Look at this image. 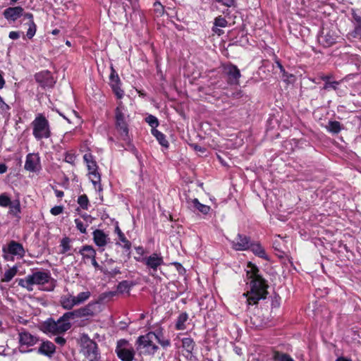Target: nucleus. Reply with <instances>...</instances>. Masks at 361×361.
<instances>
[{"label":"nucleus","mask_w":361,"mask_h":361,"mask_svg":"<svg viewBox=\"0 0 361 361\" xmlns=\"http://www.w3.org/2000/svg\"><path fill=\"white\" fill-rule=\"evenodd\" d=\"M247 267L250 268L247 271V276L250 279V290L244 293L243 295L246 298L248 305H253L257 304L260 300L267 298L269 286L255 265L250 262Z\"/></svg>","instance_id":"nucleus-1"},{"label":"nucleus","mask_w":361,"mask_h":361,"mask_svg":"<svg viewBox=\"0 0 361 361\" xmlns=\"http://www.w3.org/2000/svg\"><path fill=\"white\" fill-rule=\"evenodd\" d=\"M18 286L31 292L34 286H39L44 291H52L56 286V281L51 277L49 271L36 270L18 280Z\"/></svg>","instance_id":"nucleus-2"},{"label":"nucleus","mask_w":361,"mask_h":361,"mask_svg":"<svg viewBox=\"0 0 361 361\" xmlns=\"http://www.w3.org/2000/svg\"><path fill=\"white\" fill-rule=\"evenodd\" d=\"M32 135L37 140L49 138L51 135L49 121L42 114H38L31 123Z\"/></svg>","instance_id":"nucleus-3"},{"label":"nucleus","mask_w":361,"mask_h":361,"mask_svg":"<svg viewBox=\"0 0 361 361\" xmlns=\"http://www.w3.org/2000/svg\"><path fill=\"white\" fill-rule=\"evenodd\" d=\"M116 129L120 138L126 143H130L128 124L124 114V106L120 103L115 110Z\"/></svg>","instance_id":"nucleus-4"},{"label":"nucleus","mask_w":361,"mask_h":361,"mask_svg":"<svg viewBox=\"0 0 361 361\" xmlns=\"http://www.w3.org/2000/svg\"><path fill=\"white\" fill-rule=\"evenodd\" d=\"M71 327V323H64L61 319L54 320L49 318L41 324L42 331L47 335H60L69 330Z\"/></svg>","instance_id":"nucleus-5"},{"label":"nucleus","mask_w":361,"mask_h":361,"mask_svg":"<svg viewBox=\"0 0 361 361\" xmlns=\"http://www.w3.org/2000/svg\"><path fill=\"white\" fill-rule=\"evenodd\" d=\"M154 335L150 331L145 335L140 336L137 341V350L140 354L145 355H153L158 350V346L154 343Z\"/></svg>","instance_id":"nucleus-6"},{"label":"nucleus","mask_w":361,"mask_h":361,"mask_svg":"<svg viewBox=\"0 0 361 361\" xmlns=\"http://www.w3.org/2000/svg\"><path fill=\"white\" fill-rule=\"evenodd\" d=\"M83 159L89 171L90 179L92 183L96 189L98 188L99 191L102 190L101 176L97 171V164L93 155L90 153H86L83 155Z\"/></svg>","instance_id":"nucleus-7"},{"label":"nucleus","mask_w":361,"mask_h":361,"mask_svg":"<svg viewBox=\"0 0 361 361\" xmlns=\"http://www.w3.org/2000/svg\"><path fill=\"white\" fill-rule=\"evenodd\" d=\"M115 352L121 361H133L135 355L133 346L125 339L117 341Z\"/></svg>","instance_id":"nucleus-8"},{"label":"nucleus","mask_w":361,"mask_h":361,"mask_svg":"<svg viewBox=\"0 0 361 361\" xmlns=\"http://www.w3.org/2000/svg\"><path fill=\"white\" fill-rule=\"evenodd\" d=\"M140 262L146 266L149 274L152 276H154L158 269L164 264V257L160 252H154L145 257Z\"/></svg>","instance_id":"nucleus-9"},{"label":"nucleus","mask_w":361,"mask_h":361,"mask_svg":"<svg viewBox=\"0 0 361 361\" xmlns=\"http://www.w3.org/2000/svg\"><path fill=\"white\" fill-rule=\"evenodd\" d=\"M82 352L90 361L97 359L99 353L97 344L88 337H83L82 339Z\"/></svg>","instance_id":"nucleus-10"},{"label":"nucleus","mask_w":361,"mask_h":361,"mask_svg":"<svg viewBox=\"0 0 361 361\" xmlns=\"http://www.w3.org/2000/svg\"><path fill=\"white\" fill-rule=\"evenodd\" d=\"M18 338L20 343V351L22 353L31 352L32 349L26 350L23 349L24 346L31 347L35 345L37 341L38 338L25 330H22L18 333Z\"/></svg>","instance_id":"nucleus-11"},{"label":"nucleus","mask_w":361,"mask_h":361,"mask_svg":"<svg viewBox=\"0 0 361 361\" xmlns=\"http://www.w3.org/2000/svg\"><path fill=\"white\" fill-rule=\"evenodd\" d=\"M231 247L235 251H246L248 250L251 246L250 238L238 233L233 240H229Z\"/></svg>","instance_id":"nucleus-12"},{"label":"nucleus","mask_w":361,"mask_h":361,"mask_svg":"<svg viewBox=\"0 0 361 361\" xmlns=\"http://www.w3.org/2000/svg\"><path fill=\"white\" fill-rule=\"evenodd\" d=\"M24 168L26 171L30 172H39L42 166L39 154L35 153H29L27 154Z\"/></svg>","instance_id":"nucleus-13"},{"label":"nucleus","mask_w":361,"mask_h":361,"mask_svg":"<svg viewBox=\"0 0 361 361\" xmlns=\"http://www.w3.org/2000/svg\"><path fill=\"white\" fill-rule=\"evenodd\" d=\"M224 72L228 76V82L231 85H238L239 79L241 77L238 68L232 63H227L224 66Z\"/></svg>","instance_id":"nucleus-14"},{"label":"nucleus","mask_w":361,"mask_h":361,"mask_svg":"<svg viewBox=\"0 0 361 361\" xmlns=\"http://www.w3.org/2000/svg\"><path fill=\"white\" fill-rule=\"evenodd\" d=\"M110 85L117 98L121 99L124 95V92L120 87L121 80L118 75L113 68L111 67V74L109 75Z\"/></svg>","instance_id":"nucleus-15"},{"label":"nucleus","mask_w":361,"mask_h":361,"mask_svg":"<svg viewBox=\"0 0 361 361\" xmlns=\"http://www.w3.org/2000/svg\"><path fill=\"white\" fill-rule=\"evenodd\" d=\"M337 36L334 32L329 30H323L318 37L319 43L325 47H329L336 43Z\"/></svg>","instance_id":"nucleus-16"},{"label":"nucleus","mask_w":361,"mask_h":361,"mask_svg":"<svg viewBox=\"0 0 361 361\" xmlns=\"http://www.w3.org/2000/svg\"><path fill=\"white\" fill-rule=\"evenodd\" d=\"M186 203L188 209L192 211L197 210L203 214H207L211 210L209 206L200 203L197 198H187Z\"/></svg>","instance_id":"nucleus-17"},{"label":"nucleus","mask_w":361,"mask_h":361,"mask_svg":"<svg viewBox=\"0 0 361 361\" xmlns=\"http://www.w3.org/2000/svg\"><path fill=\"white\" fill-rule=\"evenodd\" d=\"M55 352H56L55 345L49 341H43L40 344V345L37 350V353L39 354L45 355L48 357H51L53 356V355L55 353Z\"/></svg>","instance_id":"nucleus-18"},{"label":"nucleus","mask_w":361,"mask_h":361,"mask_svg":"<svg viewBox=\"0 0 361 361\" xmlns=\"http://www.w3.org/2000/svg\"><path fill=\"white\" fill-rule=\"evenodd\" d=\"M23 8L21 6L9 7L4 10V16L8 20L15 21L23 16Z\"/></svg>","instance_id":"nucleus-19"},{"label":"nucleus","mask_w":361,"mask_h":361,"mask_svg":"<svg viewBox=\"0 0 361 361\" xmlns=\"http://www.w3.org/2000/svg\"><path fill=\"white\" fill-rule=\"evenodd\" d=\"M94 243L99 247H104L108 243L109 238L102 230L96 229L92 233Z\"/></svg>","instance_id":"nucleus-20"},{"label":"nucleus","mask_w":361,"mask_h":361,"mask_svg":"<svg viewBox=\"0 0 361 361\" xmlns=\"http://www.w3.org/2000/svg\"><path fill=\"white\" fill-rule=\"evenodd\" d=\"M59 304L63 309L66 310H71L75 306H77V302L75 301L74 295L71 293L61 295L59 299Z\"/></svg>","instance_id":"nucleus-21"},{"label":"nucleus","mask_w":361,"mask_h":361,"mask_svg":"<svg viewBox=\"0 0 361 361\" xmlns=\"http://www.w3.org/2000/svg\"><path fill=\"white\" fill-rule=\"evenodd\" d=\"M98 305V302H91L85 307L78 309L79 317H84L94 315L97 312Z\"/></svg>","instance_id":"nucleus-22"},{"label":"nucleus","mask_w":361,"mask_h":361,"mask_svg":"<svg viewBox=\"0 0 361 361\" xmlns=\"http://www.w3.org/2000/svg\"><path fill=\"white\" fill-rule=\"evenodd\" d=\"M8 252L13 255L18 256L20 258H23L25 256V249L22 244L11 240L8 245Z\"/></svg>","instance_id":"nucleus-23"},{"label":"nucleus","mask_w":361,"mask_h":361,"mask_svg":"<svg viewBox=\"0 0 361 361\" xmlns=\"http://www.w3.org/2000/svg\"><path fill=\"white\" fill-rule=\"evenodd\" d=\"M78 252L82 255V260L85 263H87L89 260L93 259V257H96L97 255L94 247L89 245L82 246Z\"/></svg>","instance_id":"nucleus-24"},{"label":"nucleus","mask_w":361,"mask_h":361,"mask_svg":"<svg viewBox=\"0 0 361 361\" xmlns=\"http://www.w3.org/2000/svg\"><path fill=\"white\" fill-rule=\"evenodd\" d=\"M249 250H250L256 256L265 259H268L264 248L259 243H252L251 241V246Z\"/></svg>","instance_id":"nucleus-25"},{"label":"nucleus","mask_w":361,"mask_h":361,"mask_svg":"<svg viewBox=\"0 0 361 361\" xmlns=\"http://www.w3.org/2000/svg\"><path fill=\"white\" fill-rule=\"evenodd\" d=\"M152 334L154 335L153 339L157 341L163 348H165L170 346V340L164 336L161 330L152 331Z\"/></svg>","instance_id":"nucleus-26"},{"label":"nucleus","mask_w":361,"mask_h":361,"mask_svg":"<svg viewBox=\"0 0 361 361\" xmlns=\"http://www.w3.org/2000/svg\"><path fill=\"white\" fill-rule=\"evenodd\" d=\"M326 128L332 134H338L344 129L343 125L337 121H329Z\"/></svg>","instance_id":"nucleus-27"},{"label":"nucleus","mask_w":361,"mask_h":361,"mask_svg":"<svg viewBox=\"0 0 361 361\" xmlns=\"http://www.w3.org/2000/svg\"><path fill=\"white\" fill-rule=\"evenodd\" d=\"M9 211L8 213L12 216L20 219V214L21 212L20 202L19 200H13L11 204L8 206Z\"/></svg>","instance_id":"nucleus-28"},{"label":"nucleus","mask_w":361,"mask_h":361,"mask_svg":"<svg viewBox=\"0 0 361 361\" xmlns=\"http://www.w3.org/2000/svg\"><path fill=\"white\" fill-rule=\"evenodd\" d=\"M151 133L154 137H156L157 140L162 147L165 148L169 147V142L166 140V136L164 133L159 131L157 129H152Z\"/></svg>","instance_id":"nucleus-29"},{"label":"nucleus","mask_w":361,"mask_h":361,"mask_svg":"<svg viewBox=\"0 0 361 361\" xmlns=\"http://www.w3.org/2000/svg\"><path fill=\"white\" fill-rule=\"evenodd\" d=\"M188 319V314L186 312L180 313L176 320L175 327L177 330H185L186 329L185 322Z\"/></svg>","instance_id":"nucleus-30"},{"label":"nucleus","mask_w":361,"mask_h":361,"mask_svg":"<svg viewBox=\"0 0 361 361\" xmlns=\"http://www.w3.org/2000/svg\"><path fill=\"white\" fill-rule=\"evenodd\" d=\"M18 272L17 267L14 266L6 270L1 281L3 282H9L16 275Z\"/></svg>","instance_id":"nucleus-31"},{"label":"nucleus","mask_w":361,"mask_h":361,"mask_svg":"<svg viewBox=\"0 0 361 361\" xmlns=\"http://www.w3.org/2000/svg\"><path fill=\"white\" fill-rule=\"evenodd\" d=\"M115 233H117L119 240L124 244L123 247L126 250H130L131 243L128 240H127L124 233L121 231L118 226H116Z\"/></svg>","instance_id":"nucleus-32"},{"label":"nucleus","mask_w":361,"mask_h":361,"mask_svg":"<svg viewBox=\"0 0 361 361\" xmlns=\"http://www.w3.org/2000/svg\"><path fill=\"white\" fill-rule=\"evenodd\" d=\"M91 296V293L89 290L80 292L77 295H74L75 301L77 305H81L86 302Z\"/></svg>","instance_id":"nucleus-33"},{"label":"nucleus","mask_w":361,"mask_h":361,"mask_svg":"<svg viewBox=\"0 0 361 361\" xmlns=\"http://www.w3.org/2000/svg\"><path fill=\"white\" fill-rule=\"evenodd\" d=\"M80 317L78 312V310L73 311H68L64 313L61 317H59L61 322L64 323H71L70 320L74 318Z\"/></svg>","instance_id":"nucleus-34"},{"label":"nucleus","mask_w":361,"mask_h":361,"mask_svg":"<svg viewBox=\"0 0 361 361\" xmlns=\"http://www.w3.org/2000/svg\"><path fill=\"white\" fill-rule=\"evenodd\" d=\"M78 204L82 209L87 210L90 207V202L86 195H81L78 197Z\"/></svg>","instance_id":"nucleus-35"},{"label":"nucleus","mask_w":361,"mask_h":361,"mask_svg":"<svg viewBox=\"0 0 361 361\" xmlns=\"http://www.w3.org/2000/svg\"><path fill=\"white\" fill-rule=\"evenodd\" d=\"M276 67L280 70V73L282 74V78L284 81H289V80L292 78H294V75L291 73H288L286 71L284 67L282 66L279 61H276Z\"/></svg>","instance_id":"nucleus-36"},{"label":"nucleus","mask_w":361,"mask_h":361,"mask_svg":"<svg viewBox=\"0 0 361 361\" xmlns=\"http://www.w3.org/2000/svg\"><path fill=\"white\" fill-rule=\"evenodd\" d=\"M183 348L188 352L191 353L193 350L195 343L191 338H183L182 339Z\"/></svg>","instance_id":"nucleus-37"},{"label":"nucleus","mask_w":361,"mask_h":361,"mask_svg":"<svg viewBox=\"0 0 361 361\" xmlns=\"http://www.w3.org/2000/svg\"><path fill=\"white\" fill-rule=\"evenodd\" d=\"M273 358L275 361H295L290 355L278 351L274 352Z\"/></svg>","instance_id":"nucleus-38"},{"label":"nucleus","mask_w":361,"mask_h":361,"mask_svg":"<svg viewBox=\"0 0 361 361\" xmlns=\"http://www.w3.org/2000/svg\"><path fill=\"white\" fill-rule=\"evenodd\" d=\"M71 239L68 237H65L61 240L60 245L61 247V254H66L71 250Z\"/></svg>","instance_id":"nucleus-39"},{"label":"nucleus","mask_w":361,"mask_h":361,"mask_svg":"<svg viewBox=\"0 0 361 361\" xmlns=\"http://www.w3.org/2000/svg\"><path fill=\"white\" fill-rule=\"evenodd\" d=\"M145 121L152 127V129H157L159 124L157 118L153 115H148L145 118Z\"/></svg>","instance_id":"nucleus-40"},{"label":"nucleus","mask_w":361,"mask_h":361,"mask_svg":"<svg viewBox=\"0 0 361 361\" xmlns=\"http://www.w3.org/2000/svg\"><path fill=\"white\" fill-rule=\"evenodd\" d=\"M349 37L361 39V24L354 26L353 30L348 33Z\"/></svg>","instance_id":"nucleus-41"},{"label":"nucleus","mask_w":361,"mask_h":361,"mask_svg":"<svg viewBox=\"0 0 361 361\" xmlns=\"http://www.w3.org/2000/svg\"><path fill=\"white\" fill-rule=\"evenodd\" d=\"M340 84V82L331 80L330 82H326L324 83L323 89L327 91L330 90H336Z\"/></svg>","instance_id":"nucleus-42"},{"label":"nucleus","mask_w":361,"mask_h":361,"mask_svg":"<svg viewBox=\"0 0 361 361\" xmlns=\"http://www.w3.org/2000/svg\"><path fill=\"white\" fill-rule=\"evenodd\" d=\"M12 202L13 201H11V198L6 193H2L0 195L1 207H8Z\"/></svg>","instance_id":"nucleus-43"},{"label":"nucleus","mask_w":361,"mask_h":361,"mask_svg":"<svg viewBox=\"0 0 361 361\" xmlns=\"http://www.w3.org/2000/svg\"><path fill=\"white\" fill-rule=\"evenodd\" d=\"M28 25L29 27L27 29L26 35L28 39H32L36 33V25L34 21H31L28 23Z\"/></svg>","instance_id":"nucleus-44"},{"label":"nucleus","mask_w":361,"mask_h":361,"mask_svg":"<svg viewBox=\"0 0 361 361\" xmlns=\"http://www.w3.org/2000/svg\"><path fill=\"white\" fill-rule=\"evenodd\" d=\"M154 13H155V15L157 17H160L164 15V7L161 3L156 1L154 4Z\"/></svg>","instance_id":"nucleus-45"},{"label":"nucleus","mask_w":361,"mask_h":361,"mask_svg":"<svg viewBox=\"0 0 361 361\" xmlns=\"http://www.w3.org/2000/svg\"><path fill=\"white\" fill-rule=\"evenodd\" d=\"M214 24L216 27H226L228 25V22L225 18L219 16L214 19Z\"/></svg>","instance_id":"nucleus-46"},{"label":"nucleus","mask_w":361,"mask_h":361,"mask_svg":"<svg viewBox=\"0 0 361 361\" xmlns=\"http://www.w3.org/2000/svg\"><path fill=\"white\" fill-rule=\"evenodd\" d=\"M130 289V284L128 281H122L117 286V290L120 293H124L128 291Z\"/></svg>","instance_id":"nucleus-47"},{"label":"nucleus","mask_w":361,"mask_h":361,"mask_svg":"<svg viewBox=\"0 0 361 361\" xmlns=\"http://www.w3.org/2000/svg\"><path fill=\"white\" fill-rule=\"evenodd\" d=\"M75 224L77 229L79 230L80 233L84 234L87 233V225H85L80 219H75Z\"/></svg>","instance_id":"nucleus-48"},{"label":"nucleus","mask_w":361,"mask_h":361,"mask_svg":"<svg viewBox=\"0 0 361 361\" xmlns=\"http://www.w3.org/2000/svg\"><path fill=\"white\" fill-rule=\"evenodd\" d=\"M63 211V206H54L50 210V213L54 216H57L61 214Z\"/></svg>","instance_id":"nucleus-49"},{"label":"nucleus","mask_w":361,"mask_h":361,"mask_svg":"<svg viewBox=\"0 0 361 361\" xmlns=\"http://www.w3.org/2000/svg\"><path fill=\"white\" fill-rule=\"evenodd\" d=\"M352 17L354 26L361 24V16L357 14L355 11L352 12Z\"/></svg>","instance_id":"nucleus-50"},{"label":"nucleus","mask_w":361,"mask_h":361,"mask_svg":"<svg viewBox=\"0 0 361 361\" xmlns=\"http://www.w3.org/2000/svg\"><path fill=\"white\" fill-rule=\"evenodd\" d=\"M10 109V106L4 102L3 98L0 96V111L6 112Z\"/></svg>","instance_id":"nucleus-51"},{"label":"nucleus","mask_w":361,"mask_h":361,"mask_svg":"<svg viewBox=\"0 0 361 361\" xmlns=\"http://www.w3.org/2000/svg\"><path fill=\"white\" fill-rule=\"evenodd\" d=\"M281 298L279 295H275L271 300L272 307L277 308L280 306Z\"/></svg>","instance_id":"nucleus-52"},{"label":"nucleus","mask_w":361,"mask_h":361,"mask_svg":"<svg viewBox=\"0 0 361 361\" xmlns=\"http://www.w3.org/2000/svg\"><path fill=\"white\" fill-rule=\"evenodd\" d=\"M57 336H56V337L55 338V339H54L55 342H56L58 345H61V346H63V345L66 343V339H65L63 337H62V336H59V335H57Z\"/></svg>","instance_id":"nucleus-53"},{"label":"nucleus","mask_w":361,"mask_h":361,"mask_svg":"<svg viewBox=\"0 0 361 361\" xmlns=\"http://www.w3.org/2000/svg\"><path fill=\"white\" fill-rule=\"evenodd\" d=\"M216 1L222 4L224 6L231 7L234 4V0H216Z\"/></svg>","instance_id":"nucleus-54"},{"label":"nucleus","mask_w":361,"mask_h":361,"mask_svg":"<svg viewBox=\"0 0 361 361\" xmlns=\"http://www.w3.org/2000/svg\"><path fill=\"white\" fill-rule=\"evenodd\" d=\"M49 75V73L48 71L45 72V73H38V74H36L35 75V79L37 82H42V78L44 76H48Z\"/></svg>","instance_id":"nucleus-55"},{"label":"nucleus","mask_w":361,"mask_h":361,"mask_svg":"<svg viewBox=\"0 0 361 361\" xmlns=\"http://www.w3.org/2000/svg\"><path fill=\"white\" fill-rule=\"evenodd\" d=\"M8 37L11 39H17L20 37V33L16 31H11L9 32Z\"/></svg>","instance_id":"nucleus-56"},{"label":"nucleus","mask_w":361,"mask_h":361,"mask_svg":"<svg viewBox=\"0 0 361 361\" xmlns=\"http://www.w3.org/2000/svg\"><path fill=\"white\" fill-rule=\"evenodd\" d=\"M354 61H355V65L357 67V71L361 72V60L359 58L355 57L354 59Z\"/></svg>","instance_id":"nucleus-57"},{"label":"nucleus","mask_w":361,"mask_h":361,"mask_svg":"<svg viewBox=\"0 0 361 361\" xmlns=\"http://www.w3.org/2000/svg\"><path fill=\"white\" fill-rule=\"evenodd\" d=\"M54 193L58 198H62L64 195V192L62 190L54 189Z\"/></svg>","instance_id":"nucleus-58"},{"label":"nucleus","mask_w":361,"mask_h":361,"mask_svg":"<svg viewBox=\"0 0 361 361\" xmlns=\"http://www.w3.org/2000/svg\"><path fill=\"white\" fill-rule=\"evenodd\" d=\"M92 265L96 269H100V266L97 263L96 260V257H93V259L90 260Z\"/></svg>","instance_id":"nucleus-59"},{"label":"nucleus","mask_w":361,"mask_h":361,"mask_svg":"<svg viewBox=\"0 0 361 361\" xmlns=\"http://www.w3.org/2000/svg\"><path fill=\"white\" fill-rule=\"evenodd\" d=\"M7 169L8 167L5 164H0V174L6 173Z\"/></svg>","instance_id":"nucleus-60"},{"label":"nucleus","mask_w":361,"mask_h":361,"mask_svg":"<svg viewBox=\"0 0 361 361\" xmlns=\"http://www.w3.org/2000/svg\"><path fill=\"white\" fill-rule=\"evenodd\" d=\"M174 264L176 267L177 270L178 271L179 273H182V271H185L184 267L180 263L176 262V263H174Z\"/></svg>","instance_id":"nucleus-61"},{"label":"nucleus","mask_w":361,"mask_h":361,"mask_svg":"<svg viewBox=\"0 0 361 361\" xmlns=\"http://www.w3.org/2000/svg\"><path fill=\"white\" fill-rule=\"evenodd\" d=\"M81 216L82 218L84 219V220H85L86 221H89L90 223H91V219H92V217L90 215L87 214H81Z\"/></svg>","instance_id":"nucleus-62"},{"label":"nucleus","mask_w":361,"mask_h":361,"mask_svg":"<svg viewBox=\"0 0 361 361\" xmlns=\"http://www.w3.org/2000/svg\"><path fill=\"white\" fill-rule=\"evenodd\" d=\"M322 80L325 82H330L331 76V75H323L321 77Z\"/></svg>","instance_id":"nucleus-63"},{"label":"nucleus","mask_w":361,"mask_h":361,"mask_svg":"<svg viewBox=\"0 0 361 361\" xmlns=\"http://www.w3.org/2000/svg\"><path fill=\"white\" fill-rule=\"evenodd\" d=\"M336 361H353L350 358H348V357H343V356H341V357H338Z\"/></svg>","instance_id":"nucleus-64"}]
</instances>
